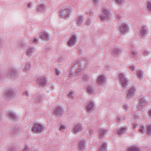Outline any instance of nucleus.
<instances>
[{
	"label": "nucleus",
	"instance_id": "f257e3e1",
	"mask_svg": "<svg viewBox=\"0 0 151 151\" xmlns=\"http://www.w3.org/2000/svg\"><path fill=\"white\" fill-rule=\"evenodd\" d=\"M71 12L70 7L69 6L63 7L60 11V15L62 18L67 19L69 17Z\"/></svg>",
	"mask_w": 151,
	"mask_h": 151
},
{
	"label": "nucleus",
	"instance_id": "f03ea898",
	"mask_svg": "<svg viewBox=\"0 0 151 151\" xmlns=\"http://www.w3.org/2000/svg\"><path fill=\"white\" fill-rule=\"evenodd\" d=\"M118 76L122 87L124 88H127L129 82L126 77L125 74L124 73H122L119 74Z\"/></svg>",
	"mask_w": 151,
	"mask_h": 151
},
{
	"label": "nucleus",
	"instance_id": "7ed1b4c3",
	"mask_svg": "<svg viewBox=\"0 0 151 151\" xmlns=\"http://www.w3.org/2000/svg\"><path fill=\"white\" fill-rule=\"evenodd\" d=\"M15 95L14 92L12 89L7 90L3 95L4 98L8 100L11 99H13Z\"/></svg>",
	"mask_w": 151,
	"mask_h": 151
},
{
	"label": "nucleus",
	"instance_id": "20e7f679",
	"mask_svg": "<svg viewBox=\"0 0 151 151\" xmlns=\"http://www.w3.org/2000/svg\"><path fill=\"white\" fill-rule=\"evenodd\" d=\"M44 127L43 125L36 124L34 125L32 130L35 133H40L44 131Z\"/></svg>",
	"mask_w": 151,
	"mask_h": 151
},
{
	"label": "nucleus",
	"instance_id": "39448f33",
	"mask_svg": "<svg viewBox=\"0 0 151 151\" xmlns=\"http://www.w3.org/2000/svg\"><path fill=\"white\" fill-rule=\"evenodd\" d=\"M120 31L123 34H125L129 32V28L127 23H123L120 27Z\"/></svg>",
	"mask_w": 151,
	"mask_h": 151
},
{
	"label": "nucleus",
	"instance_id": "423d86ee",
	"mask_svg": "<svg viewBox=\"0 0 151 151\" xmlns=\"http://www.w3.org/2000/svg\"><path fill=\"white\" fill-rule=\"evenodd\" d=\"M40 37L42 40L45 41H47L50 39L49 35L46 31L41 32L40 34Z\"/></svg>",
	"mask_w": 151,
	"mask_h": 151
},
{
	"label": "nucleus",
	"instance_id": "0eeeda50",
	"mask_svg": "<svg viewBox=\"0 0 151 151\" xmlns=\"http://www.w3.org/2000/svg\"><path fill=\"white\" fill-rule=\"evenodd\" d=\"M18 74L17 71L14 68L11 67L8 70V75H10L11 77L16 76Z\"/></svg>",
	"mask_w": 151,
	"mask_h": 151
},
{
	"label": "nucleus",
	"instance_id": "6e6552de",
	"mask_svg": "<svg viewBox=\"0 0 151 151\" xmlns=\"http://www.w3.org/2000/svg\"><path fill=\"white\" fill-rule=\"evenodd\" d=\"M37 79L38 83L40 86H44L47 85V80L45 78L40 77L38 78Z\"/></svg>",
	"mask_w": 151,
	"mask_h": 151
},
{
	"label": "nucleus",
	"instance_id": "1a4fd4ad",
	"mask_svg": "<svg viewBox=\"0 0 151 151\" xmlns=\"http://www.w3.org/2000/svg\"><path fill=\"white\" fill-rule=\"evenodd\" d=\"M135 88V87L134 86L129 90L127 94L128 98H130L133 97L135 94V92L136 90Z\"/></svg>",
	"mask_w": 151,
	"mask_h": 151
},
{
	"label": "nucleus",
	"instance_id": "9d476101",
	"mask_svg": "<svg viewBox=\"0 0 151 151\" xmlns=\"http://www.w3.org/2000/svg\"><path fill=\"white\" fill-rule=\"evenodd\" d=\"M106 77L104 75L99 76L97 78V83L100 86L103 85L105 82Z\"/></svg>",
	"mask_w": 151,
	"mask_h": 151
},
{
	"label": "nucleus",
	"instance_id": "9b49d317",
	"mask_svg": "<svg viewBox=\"0 0 151 151\" xmlns=\"http://www.w3.org/2000/svg\"><path fill=\"white\" fill-rule=\"evenodd\" d=\"M77 41V38L75 35L72 36L70 38V40L68 42V44L69 46H73L76 44Z\"/></svg>",
	"mask_w": 151,
	"mask_h": 151
},
{
	"label": "nucleus",
	"instance_id": "f8f14e48",
	"mask_svg": "<svg viewBox=\"0 0 151 151\" xmlns=\"http://www.w3.org/2000/svg\"><path fill=\"white\" fill-rule=\"evenodd\" d=\"M64 112L63 109L61 107H57L54 110V112L55 114L58 116L62 115Z\"/></svg>",
	"mask_w": 151,
	"mask_h": 151
},
{
	"label": "nucleus",
	"instance_id": "ddd939ff",
	"mask_svg": "<svg viewBox=\"0 0 151 151\" xmlns=\"http://www.w3.org/2000/svg\"><path fill=\"white\" fill-rule=\"evenodd\" d=\"M45 9V4L44 2H41L38 4L37 10L38 12H43Z\"/></svg>",
	"mask_w": 151,
	"mask_h": 151
},
{
	"label": "nucleus",
	"instance_id": "4468645a",
	"mask_svg": "<svg viewBox=\"0 0 151 151\" xmlns=\"http://www.w3.org/2000/svg\"><path fill=\"white\" fill-rule=\"evenodd\" d=\"M146 103V101L145 100V98H141L139 100V104L137 107L140 109H141L143 108V107L145 105Z\"/></svg>",
	"mask_w": 151,
	"mask_h": 151
},
{
	"label": "nucleus",
	"instance_id": "2eb2a0df",
	"mask_svg": "<svg viewBox=\"0 0 151 151\" xmlns=\"http://www.w3.org/2000/svg\"><path fill=\"white\" fill-rule=\"evenodd\" d=\"M78 64V66L80 67V68L77 69L76 70V72H74L72 70L70 71V75L71 76H76L77 75L78 73L79 72H81V70H83V69H82V65H81L80 64Z\"/></svg>",
	"mask_w": 151,
	"mask_h": 151
},
{
	"label": "nucleus",
	"instance_id": "dca6fc26",
	"mask_svg": "<svg viewBox=\"0 0 151 151\" xmlns=\"http://www.w3.org/2000/svg\"><path fill=\"white\" fill-rule=\"evenodd\" d=\"M95 107V104L93 102L90 101L86 106V109L88 111L92 112Z\"/></svg>",
	"mask_w": 151,
	"mask_h": 151
},
{
	"label": "nucleus",
	"instance_id": "f3484780",
	"mask_svg": "<svg viewBox=\"0 0 151 151\" xmlns=\"http://www.w3.org/2000/svg\"><path fill=\"white\" fill-rule=\"evenodd\" d=\"M83 128L82 125L81 124H79L75 126L73 130V132L76 134L78 132L81 131Z\"/></svg>",
	"mask_w": 151,
	"mask_h": 151
},
{
	"label": "nucleus",
	"instance_id": "a211bd4d",
	"mask_svg": "<svg viewBox=\"0 0 151 151\" xmlns=\"http://www.w3.org/2000/svg\"><path fill=\"white\" fill-rule=\"evenodd\" d=\"M122 52V50L121 48H114L112 52L113 55L114 56H116V55Z\"/></svg>",
	"mask_w": 151,
	"mask_h": 151
},
{
	"label": "nucleus",
	"instance_id": "6ab92c4d",
	"mask_svg": "<svg viewBox=\"0 0 151 151\" xmlns=\"http://www.w3.org/2000/svg\"><path fill=\"white\" fill-rule=\"evenodd\" d=\"M84 20L83 16H79L76 18L75 19L76 24L78 25H81L83 22Z\"/></svg>",
	"mask_w": 151,
	"mask_h": 151
},
{
	"label": "nucleus",
	"instance_id": "aec40b11",
	"mask_svg": "<svg viewBox=\"0 0 151 151\" xmlns=\"http://www.w3.org/2000/svg\"><path fill=\"white\" fill-rule=\"evenodd\" d=\"M79 149L80 151H83L85 149V144L83 140L80 141L79 143Z\"/></svg>",
	"mask_w": 151,
	"mask_h": 151
},
{
	"label": "nucleus",
	"instance_id": "412c9836",
	"mask_svg": "<svg viewBox=\"0 0 151 151\" xmlns=\"http://www.w3.org/2000/svg\"><path fill=\"white\" fill-rule=\"evenodd\" d=\"M147 29L145 27H143L142 28L140 31L141 35L145 36L147 34Z\"/></svg>",
	"mask_w": 151,
	"mask_h": 151
},
{
	"label": "nucleus",
	"instance_id": "4be33fe9",
	"mask_svg": "<svg viewBox=\"0 0 151 151\" xmlns=\"http://www.w3.org/2000/svg\"><path fill=\"white\" fill-rule=\"evenodd\" d=\"M99 136L100 138L104 137L106 132V130L101 128L99 129Z\"/></svg>",
	"mask_w": 151,
	"mask_h": 151
},
{
	"label": "nucleus",
	"instance_id": "5701e85b",
	"mask_svg": "<svg viewBox=\"0 0 151 151\" xmlns=\"http://www.w3.org/2000/svg\"><path fill=\"white\" fill-rule=\"evenodd\" d=\"M7 115L9 118L11 119L15 120L16 119V116L15 113L12 111L8 112Z\"/></svg>",
	"mask_w": 151,
	"mask_h": 151
},
{
	"label": "nucleus",
	"instance_id": "b1692460",
	"mask_svg": "<svg viewBox=\"0 0 151 151\" xmlns=\"http://www.w3.org/2000/svg\"><path fill=\"white\" fill-rule=\"evenodd\" d=\"M94 88L92 86H88L87 88L88 93L90 95L93 94L94 92Z\"/></svg>",
	"mask_w": 151,
	"mask_h": 151
},
{
	"label": "nucleus",
	"instance_id": "393cba45",
	"mask_svg": "<svg viewBox=\"0 0 151 151\" xmlns=\"http://www.w3.org/2000/svg\"><path fill=\"white\" fill-rule=\"evenodd\" d=\"M30 65L31 64L29 63H27L23 69V71L26 73L28 72L31 68Z\"/></svg>",
	"mask_w": 151,
	"mask_h": 151
},
{
	"label": "nucleus",
	"instance_id": "a878e982",
	"mask_svg": "<svg viewBox=\"0 0 151 151\" xmlns=\"http://www.w3.org/2000/svg\"><path fill=\"white\" fill-rule=\"evenodd\" d=\"M128 151H140V149L136 146H132L129 147Z\"/></svg>",
	"mask_w": 151,
	"mask_h": 151
},
{
	"label": "nucleus",
	"instance_id": "bb28decb",
	"mask_svg": "<svg viewBox=\"0 0 151 151\" xmlns=\"http://www.w3.org/2000/svg\"><path fill=\"white\" fill-rule=\"evenodd\" d=\"M10 131V133L14 135L16 134L18 132V130L16 127L11 128Z\"/></svg>",
	"mask_w": 151,
	"mask_h": 151
},
{
	"label": "nucleus",
	"instance_id": "cd10ccee",
	"mask_svg": "<svg viewBox=\"0 0 151 151\" xmlns=\"http://www.w3.org/2000/svg\"><path fill=\"white\" fill-rule=\"evenodd\" d=\"M107 145L104 143L99 149V151H107Z\"/></svg>",
	"mask_w": 151,
	"mask_h": 151
},
{
	"label": "nucleus",
	"instance_id": "c85d7f7f",
	"mask_svg": "<svg viewBox=\"0 0 151 151\" xmlns=\"http://www.w3.org/2000/svg\"><path fill=\"white\" fill-rule=\"evenodd\" d=\"M127 130V129L125 128H120L117 131V132L118 134H121L124 133Z\"/></svg>",
	"mask_w": 151,
	"mask_h": 151
},
{
	"label": "nucleus",
	"instance_id": "c756f323",
	"mask_svg": "<svg viewBox=\"0 0 151 151\" xmlns=\"http://www.w3.org/2000/svg\"><path fill=\"white\" fill-rule=\"evenodd\" d=\"M102 14L106 16L108 19H109V14L108 9H106L103 10Z\"/></svg>",
	"mask_w": 151,
	"mask_h": 151
},
{
	"label": "nucleus",
	"instance_id": "7c9ffc66",
	"mask_svg": "<svg viewBox=\"0 0 151 151\" xmlns=\"http://www.w3.org/2000/svg\"><path fill=\"white\" fill-rule=\"evenodd\" d=\"M125 118V116L124 115H123L122 116H118L116 118L117 120H118V121H117L116 122L118 123L121 122L122 120H124Z\"/></svg>",
	"mask_w": 151,
	"mask_h": 151
},
{
	"label": "nucleus",
	"instance_id": "2f4dec72",
	"mask_svg": "<svg viewBox=\"0 0 151 151\" xmlns=\"http://www.w3.org/2000/svg\"><path fill=\"white\" fill-rule=\"evenodd\" d=\"M34 101L36 103H40L42 101L41 97L40 96H36V97L33 99Z\"/></svg>",
	"mask_w": 151,
	"mask_h": 151
},
{
	"label": "nucleus",
	"instance_id": "473e14b6",
	"mask_svg": "<svg viewBox=\"0 0 151 151\" xmlns=\"http://www.w3.org/2000/svg\"><path fill=\"white\" fill-rule=\"evenodd\" d=\"M34 48L33 47H30L29 48L27 51L26 53L27 54L31 56L32 55V53L33 50Z\"/></svg>",
	"mask_w": 151,
	"mask_h": 151
},
{
	"label": "nucleus",
	"instance_id": "72a5a7b5",
	"mask_svg": "<svg viewBox=\"0 0 151 151\" xmlns=\"http://www.w3.org/2000/svg\"><path fill=\"white\" fill-rule=\"evenodd\" d=\"M137 74L138 77L142 79L143 77L142 72L141 70H138L137 72Z\"/></svg>",
	"mask_w": 151,
	"mask_h": 151
},
{
	"label": "nucleus",
	"instance_id": "f704fd0d",
	"mask_svg": "<svg viewBox=\"0 0 151 151\" xmlns=\"http://www.w3.org/2000/svg\"><path fill=\"white\" fill-rule=\"evenodd\" d=\"M145 127L143 125H142L140 127V129H139V131L142 134H144L145 132Z\"/></svg>",
	"mask_w": 151,
	"mask_h": 151
},
{
	"label": "nucleus",
	"instance_id": "c9c22d12",
	"mask_svg": "<svg viewBox=\"0 0 151 151\" xmlns=\"http://www.w3.org/2000/svg\"><path fill=\"white\" fill-rule=\"evenodd\" d=\"M147 130L148 134L149 135H151V125L147 126Z\"/></svg>",
	"mask_w": 151,
	"mask_h": 151
},
{
	"label": "nucleus",
	"instance_id": "e433bc0d",
	"mask_svg": "<svg viewBox=\"0 0 151 151\" xmlns=\"http://www.w3.org/2000/svg\"><path fill=\"white\" fill-rule=\"evenodd\" d=\"M147 6L150 11H151V1L149 0L147 1Z\"/></svg>",
	"mask_w": 151,
	"mask_h": 151
},
{
	"label": "nucleus",
	"instance_id": "4c0bfd02",
	"mask_svg": "<svg viewBox=\"0 0 151 151\" xmlns=\"http://www.w3.org/2000/svg\"><path fill=\"white\" fill-rule=\"evenodd\" d=\"M106 18L107 17L106 16L103 14H101L100 16V18L102 22L105 21L106 20Z\"/></svg>",
	"mask_w": 151,
	"mask_h": 151
},
{
	"label": "nucleus",
	"instance_id": "58836bf2",
	"mask_svg": "<svg viewBox=\"0 0 151 151\" xmlns=\"http://www.w3.org/2000/svg\"><path fill=\"white\" fill-rule=\"evenodd\" d=\"M83 78L85 81H88L89 79V78L87 75H84L83 76Z\"/></svg>",
	"mask_w": 151,
	"mask_h": 151
},
{
	"label": "nucleus",
	"instance_id": "ea45409f",
	"mask_svg": "<svg viewBox=\"0 0 151 151\" xmlns=\"http://www.w3.org/2000/svg\"><path fill=\"white\" fill-rule=\"evenodd\" d=\"M132 57H134L136 56L138 54V52L136 50H132Z\"/></svg>",
	"mask_w": 151,
	"mask_h": 151
},
{
	"label": "nucleus",
	"instance_id": "a19ab883",
	"mask_svg": "<svg viewBox=\"0 0 151 151\" xmlns=\"http://www.w3.org/2000/svg\"><path fill=\"white\" fill-rule=\"evenodd\" d=\"M39 40L37 39L35 37L32 38V42L35 43H37L38 42Z\"/></svg>",
	"mask_w": 151,
	"mask_h": 151
},
{
	"label": "nucleus",
	"instance_id": "79ce46f5",
	"mask_svg": "<svg viewBox=\"0 0 151 151\" xmlns=\"http://www.w3.org/2000/svg\"><path fill=\"white\" fill-rule=\"evenodd\" d=\"M55 72L56 73V75L58 76L60 74V72L57 68H55Z\"/></svg>",
	"mask_w": 151,
	"mask_h": 151
},
{
	"label": "nucleus",
	"instance_id": "37998d69",
	"mask_svg": "<svg viewBox=\"0 0 151 151\" xmlns=\"http://www.w3.org/2000/svg\"><path fill=\"white\" fill-rule=\"evenodd\" d=\"M16 149L15 147H10L8 150L7 151H16Z\"/></svg>",
	"mask_w": 151,
	"mask_h": 151
},
{
	"label": "nucleus",
	"instance_id": "c03bdc74",
	"mask_svg": "<svg viewBox=\"0 0 151 151\" xmlns=\"http://www.w3.org/2000/svg\"><path fill=\"white\" fill-rule=\"evenodd\" d=\"M4 73L3 71H0V80L3 79L4 77Z\"/></svg>",
	"mask_w": 151,
	"mask_h": 151
},
{
	"label": "nucleus",
	"instance_id": "a18cd8bd",
	"mask_svg": "<svg viewBox=\"0 0 151 151\" xmlns=\"http://www.w3.org/2000/svg\"><path fill=\"white\" fill-rule=\"evenodd\" d=\"M91 23V20L90 19H88L86 22V25L88 26L90 25Z\"/></svg>",
	"mask_w": 151,
	"mask_h": 151
},
{
	"label": "nucleus",
	"instance_id": "49530a36",
	"mask_svg": "<svg viewBox=\"0 0 151 151\" xmlns=\"http://www.w3.org/2000/svg\"><path fill=\"white\" fill-rule=\"evenodd\" d=\"M65 128V125L61 124L60 128V130H61L62 129H64Z\"/></svg>",
	"mask_w": 151,
	"mask_h": 151
},
{
	"label": "nucleus",
	"instance_id": "de8ad7c7",
	"mask_svg": "<svg viewBox=\"0 0 151 151\" xmlns=\"http://www.w3.org/2000/svg\"><path fill=\"white\" fill-rule=\"evenodd\" d=\"M29 150L28 146H26L24 148L23 150L22 151H28Z\"/></svg>",
	"mask_w": 151,
	"mask_h": 151
},
{
	"label": "nucleus",
	"instance_id": "09e8293b",
	"mask_svg": "<svg viewBox=\"0 0 151 151\" xmlns=\"http://www.w3.org/2000/svg\"><path fill=\"white\" fill-rule=\"evenodd\" d=\"M24 96H29V94L28 91H26L23 93Z\"/></svg>",
	"mask_w": 151,
	"mask_h": 151
},
{
	"label": "nucleus",
	"instance_id": "8fccbe9b",
	"mask_svg": "<svg viewBox=\"0 0 151 151\" xmlns=\"http://www.w3.org/2000/svg\"><path fill=\"white\" fill-rule=\"evenodd\" d=\"M149 52H148L145 51L143 53V55L144 56H146L148 55L149 54Z\"/></svg>",
	"mask_w": 151,
	"mask_h": 151
},
{
	"label": "nucleus",
	"instance_id": "3c124183",
	"mask_svg": "<svg viewBox=\"0 0 151 151\" xmlns=\"http://www.w3.org/2000/svg\"><path fill=\"white\" fill-rule=\"evenodd\" d=\"M130 69L132 71H134L135 70V67L134 66H130L129 67Z\"/></svg>",
	"mask_w": 151,
	"mask_h": 151
},
{
	"label": "nucleus",
	"instance_id": "603ef678",
	"mask_svg": "<svg viewBox=\"0 0 151 151\" xmlns=\"http://www.w3.org/2000/svg\"><path fill=\"white\" fill-rule=\"evenodd\" d=\"M73 94V93L72 92L70 91L68 93V96L70 97H71L72 96V95Z\"/></svg>",
	"mask_w": 151,
	"mask_h": 151
},
{
	"label": "nucleus",
	"instance_id": "864d4df0",
	"mask_svg": "<svg viewBox=\"0 0 151 151\" xmlns=\"http://www.w3.org/2000/svg\"><path fill=\"white\" fill-rule=\"evenodd\" d=\"M132 126H133V128L134 129H135L138 126V125L137 124H133Z\"/></svg>",
	"mask_w": 151,
	"mask_h": 151
},
{
	"label": "nucleus",
	"instance_id": "5fc2aeb1",
	"mask_svg": "<svg viewBox=\"0 0 151 151\" xmlns=\"http://www.w3.org/2000/svg\"><path fill=\"white\" fill-rule=\"evenodd\" d=\"M89 132H90V133L91 134H92L93 132V130L92 129H89Z\"/></svg>",
	"mask_w": 151,
	"mask_h": 151
},
{
	"label": "nucleus",
	"instance_id": "6e6d98bb",
	"mask_svg": "<svg viewBox=\"0 0 151 151\" xmlns=\"http://www.w3.org/2000/svg\"><path fill=\"white\" fill-rule=\"evenodd\" d=\"M116 0L118 3H119L120 4H122V0Z\"/></svg>",
	"mask_w": 151,
	"mask_h": 151
},
{
	"label": "nucleus",
	"instance_id": "4d7b16f0",
	"mask_svg": "<svg viewBox=\"0 0 151 151\" xmlns=\"http://www.w3.org/2000/svg\"><path fill=\"white\" fill-rule=\"evenodd\" d=\"M123 107L125 109H127V105H124L123 106Z\"/></svg>",
	"mask_w": 151,
	"mask_h": 151
},
{
	"label": "nucleus",
	"instance_id": "13d9d810",
	"mask_svg": "<svg viewBox=\"0 0 151 151\" xmlns=\"http://www.w3.org/2000/svg\"><path fill=\"white\" fill-rule=\"evenodd\" d=\"M95 3H98L99 2V0H93Z\"/></svg>",
	"mask_w": 151,
	"mask_h": 151
},
{
	"label": "nucleus",
	"instance_id": "bf43d9fd",
	"mask_svg": "<svg viewBox=\"0 0 151 151\" xmlns=\"http://www.w3.org/2000/svg\"><path fill=\"white\" fill-rule=\"evenodd\" d=\"M21 46L22 47L24 46H25V44L22 42L21 43Z\"/></svg>",
	"mask_w": 151,
	"mask_h": 151
},
{
	"label": "nucleus",
	"instance_id": "052dcab7",
	"mask_svg": "<svg viewBox=\"0 0 151 151\" xmlns=\"http://www.w3.org/2000/svg\"><path fill=\"white\" fill-rule=\"evenodd\" d=\"M93 13V12L92 10H91L90 12V14H92Z\"/></svg>",
	"mask_w": 151,
	"mask_h": 151
},
{
	"label": "nucleus",
	"instance_id": "680f3d73",
	"mask_svg": "<svg viewBox=\"0 0 151 151\" xmlns=\"http://www.w3.org/2000/svg\"><path fill=\"white\" fill-rule=\"evenodd\" d=\"M28 7L29 8H31V5L30 4H28Z\"/></svg>",
	"mask_w": 151,
	"mask_h": 151
},
{
	"label": "nucleus",
	"instance_id": "e2e57ef3",
	"mask_svg": "<svg viewBox=\"0 0 151 151\" xmlns=\"http://www.w3.org/2000/svg\"><path fill=\"white\" fill-rule=\"evenodd\" d=\"M149 114L151 116V110L149 112Z\"/></svg>",
	"mask_w": 151,
	"mask_h": 151
},
{
	"label": "nucleus",
	"instance_id": "0e129e2a",
	"mask_svg": "<svg viewBox=\"0 0 151 151\" xmlns=\"http://www.w3.org/2000/svg\"><path fill=\"white\" fill-rule=\"evenodd\" d=\"M1 40L0 39V45L1 44Z\"/></svg>",
	"mask_w": 151,
	"mask_h": 151
},
{
	"label": "nucleus",
	"instance_id": "69168bd1",
	"mask_svg": "<svg viewBox=\"0 0 151 151\" xmlns=\"http://www.w3.org/2000/svg\"><path fill=\"white\" fill-rule=\"evenodd\" d=\"M79 51L81 52V51H82V50H79Z\"/></svg>",
	"mask_w": 151,
	"mask_h": 151
}]
</instances>
